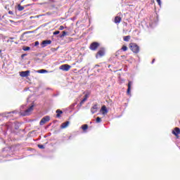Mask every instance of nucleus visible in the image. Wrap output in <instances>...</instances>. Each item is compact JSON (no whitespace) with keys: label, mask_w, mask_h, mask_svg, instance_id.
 I'll use <instances>...</instances> for the list:
<instances>
[{"label":"nucleus","mask_w":180,"mask_h":180,"mask_svg":"<svg viewBox=\"0 0 180 180\" xmlns=\"http://www.w3.org/2000/svg\"><path fill=\"white\" fill-rule=\"evenodd\" d=\"M129 48L134 54H139V53H140V46L136 43H130L129 44Z\"/></svg>","instance_id":"obj_1"},{"label":"nucleus","mask_w":180,"mask_h":180,"mask_svg":"<svg viewBox=\"0 0 180 180\" xmlns=\"http://www.w3.org/2000/svg\"><path fill=\"white\" fill-rule=\"evenodd\" d=\"M105 56V49L101 48L96 53V58H101V57H103Z\"/></svg>","instance_id":"obj_2"},{"label":"nucleus","mask_w":180,"mask_h":180,"mask_svg":"<svg viewBox=\"0 0 180 180\" xmlns=\"http://www.w3.org/2000/svg\"><path fill=\"white\" fill-rule=\"evenodd\" d=\"M47 122H50V117L49 116H45L44 117L40 122H39V124L40 126H44V124H46V123H47Z\"/></svg>","instance_id":"obj_3"},{"label":"nucleus","mask_w":180,"mask_h":180,"mask_svg":"<svg viewBox=\"0 0 180 180\" xmlns=\"http://www.w3.org/2000/svg\"><path fill=\"white\" fill-rule=\"evenodd\" d=\"M100 44L98 42H93L90 45V50H92L93 51H95L98 49V47H99Z\"/></svg>","instance_id":"obj_4"},{"label":"nucleus","mask_w":180,"mask_h":180,"mask_svg":"<svg viewBox=\"0 0 180 180\" xmlns=\"http://www.w3.org/2000/svg\"><path fill=\"white\" fill-rule=\"evenodd\" d=\"M60 70H62V71H70L71 70V65L68 64L62 65L60 67Z\"/></svg>","instance_id":"obj_5"},{"label":"nucleus","mask_w":180,"mask_h":180,"mask_svg":"<svg viewBox=\"0 0 180 180\" xmlns=\"http://www.w3.org/2000/svg\"><path fill=\"white\" fill-rule=\"evenodd\" d=\"M33 108H34V105H32L28 109L24 111L23 116H27L30 115V112L33 110Z\"/></svg>","instance_id":"obj_6"},{"label":"nucleus","mask_w":180,"mask_h":180,"mask_svg":"<svg viewBox=\"0 0 180 180\" xmlns=\"http://www.w3.org/2000/svg\"><path fill=\"white\" fill-rule=\"evenodd\" d=\"M172 134H174L176 139H179L180 129L179 127L174 128V129L172 131Z\"/></svg>","instance_id":"obj_7"},{"label":"nucleus","mask_w":180,"mask_h":180,"mask_svg":"<svg viewBox=\"0 0 180 180\" xmlns=\"http://www.w3.org/2000/svg\"><path fill=\"white\" fill-rule=\"evenodd\" d=\"M20 75L22 78H26V77H29V75H30V70H27V71L20 72Z\"/></svg>","instance_id":"obj_8"},{"label":"nucleus","mask_w":180,"mask_h":180,"mask_svg":"<svg viewBox=\"0 0 180 180\" xmlns=\"http://www.w3.org/2000/svg\"><path fill=\"white\" fill-rule=\"evenodd\" d=\"M131 85H133V82L129 81L128 85H127L128 89L127 90V95H131Z\"/></svg>","instance_id":"obj_9"},{"label":"nucleus","mask_w":180,"mask_h":180,"mask_svg":"<svg viewBox=\"0 0 180 180\" xmlns=\"http://www.w3.org/2000/svg\"><path fill=\"white\" fill-rule=\"evenodd\" d=\"M91 112L92 115H94V113H96L98 112V104H94L91 107Z\"/></svg>","instance_id":"obj_10"},{"label":"nucleus","mask_w":180,"mask_h":180,"mask_svg":"<svg viewBox=\"0 0 180 180\" xmlns=\"http://www.w3.org/2000/svg\"><path fill=\"white\" fill-rule=\"evenodd\" d=\"M101 112L102 115H108V108H106V105H103L101 107Z\"/></svg>","instance_id":"obj_11"},{"label":"nucleus","mask_w":180,"mask_h":180,"mask_svg":"<svg viewBox=\"0 0 180 180\" xmlns=\"http://www.w3.org/2000/svg\"><path fill=\"white\" fill-rule=\"evenodd\" d=\"M122 22V17L120 16H115L114 19V22L116 23V25H119Z\"/></svg>","instance_id":"obj_12"},{"label":"nucleus","mask_w":180,"mask_h":180,"mask_svg":"<svg viewBox=\"0 0 180 180\" xmlns=\"http://www.w3.org/2000/svg\"><path fill=\"white\" fill-rule=\"evenodd\" d=\"M49 44H51V40H44L42 41V47H46Z\"/></svg>","instance_id":"obj_13"},{"label":"nucleus","mask_w":180,"mask_h":180,"mask_svg":"<svg viewBox=\"0 0 180 180\" xmlns=\"http://www.w3.org/2000/svg\"><path fill=\"white\" fill-rule=\"evenodd\" d=\"M68 124H70L69 121L62 123L60 129H65L66 127H68Z\"/></svg>","instance_id":"obj_14"},{"label":"nucleus","mask_w":180,"mask_h":180,"mask_svg":"<svg viewBox=\"0 0 180 180\" xmlns=\"http://www.w3.org/2000/svg\"><path fill=\"white\" fill-rule=\"evenodd\" d=\"M88 99V94L84 95V99L80 102V106H82L85 103L86 101Z\"/></svg>","instance_id":"obj_15"},{"label":"nucleus","mask_w":180,"mask_h":180,"mask_svg":"<svg viewBox=\"0 0 180 180\" xmlns=\"http://www.w3.org/2000/svg\"><path fill=\"white\" fill-rule=\"evenodd\" d=\"M56 113V117H61V115H63V111L60 110H57Z\"/></svg>","instance_id":"obj_16"},{"label":"nucleus","mask_w":180,"mask_h":180,"mask_svg":"<svg viewBox=\"0 0 180 180\" xmlns=\"http://www.w3.org/2000/svg\"><path fill=\"white\" fill-rule=\"evenodd\" d=\"M131 39V37L130 35H128V36H125L123 37V40L124 41H129Z\"/></svg>","instance_id":"obj_17"},{"label":"nucleus","mask_w":180,"mask_h":180,"mask_svg":"<svg viewBox=\"0 0 180 180\" xmlns=\"http://www.w3.org/2000/svg\"><path fill=\"white\" fill-rule=\"evenodd\" d=\"M18 9L20 12H22V11H23V9H25V6H21L20 4L18 5Z\"/></svg>","instance_id":"obj_18"},{"label":"nucleus","mask_w":180,"mask_h":180,"mask_svg":"<svg viewBox=\"0 0 180 180\" xmlns=\"http://www.w3.org/2000/svg\"><path fill=\"white\" fill-rule=\"evenodd\" d=\"M68 33V32H67L65 31L62 32V34L60 35V39H63V37H65V36H67Z\"/></svg>","instance_id":"obj_19"},{"label":"nucleus","mask_w":180,"mask_h":180,"mask_svg":"<svg viewBox=\"0 0 180 180\" xmlns=\"http://www.w3.org/2000/svg\"><path fill=\"white\" fill-rule=\"evenodd\" d=\"M82 130H84V131H85L86 130H88V124H83L82 126Z\"/></svg>","instance_id":"obj_20"},{"label":"nucleus","mask_w":180,"mask_h":180,"mask_svg":"<svg viewBox=\"0 0 180 180\" xmlns=\"http://www.w3.org/2000/svg\"><path fill=\"white\" fill-rule=\"evenodd\" d=\"M121 50H122V51H127L128 48L126 46V45H123V46H122V48H121Z\"/></svg>","instance_id":"obj_21"},{"label":"nucleus","mask_w":180,"mask_h":180,"mask_svg":"<svg viewBox=\"0 0 180 180\" xmlns=\"http://www.w3.org/2000/svg\"><path fill=\"white\" fill-rule=\"evenodd\" d=\"M22 50L24 51H29V50H30V47H29V46H22Z\"/></svg>","instance_id":"obj_22"},{"label":"nucleus","mask_w":180,"mask_h":180,"mask_svg":"<svg viewBox=\"0 0 180 180\" xmlns=\"http://www.w3.org/2000/svg\"><path fill=\"white\" fill-rule=\"evenodd\" d=\"M96 122L97 123H101V122H102V119L99 117H98L96 119Z\"/></svg>","instance_id":"obj_23"},{"label":"nucleus","mask_w":180,"mask_h":180,"mask_svg":"<svg viewBox=\"0 0 180 180\" xmlns=\"http://www.w3.org/2000/svg\"><path fill=\"white\" fill-rule=\"evenodd\" d=\"M38 72H39L40 74H43L44 72H47V70L42 69V70H38Z\"/></svg>","instance_id":"obj_24"},{"label":"nucleus","mask_w":180,"mask_h":180,"mask_svg":"<svg viewBox=\"0 0 180 180\" xmlns=\"http://www.w3.org/2000/svg\"><path fill=\"white\" fill-rule=\"evenodd\" d=\"M53 34H54V35L60 34V31H55V32H53Z\"/></svg>","instance_id":"obj_25"},{"label":"nucleus","mask_w":180,"mask_h":180,"mask_svg":"<svg viewBox=\"0 0 180 180\" xmlns=\"http://www.w3.org/2000/svg\"><path fill=\"white\" fill-rule=\"evenodd\" d=\"M38 147H39V148H41V149L44 148V146H43V145H38Z\"/></svg>","instance_id":"obj_26"},{"label":"nucleus","mask_w":180,"mask_h":180,"mask_svg":"<svg viewBox=\"0 0 180 180\" xmlns=\"http://www.w3.org/2000/svg\"><path fill=\"white\" fill-rule=\"evenodd\" d=\"M158 4V6H161V0H156Z\"/></svg>","instance_id":"obj_27"},{"label":"nucleus","mask_w":180,"mask_h":180,"mask_svg":"<svg viewBox=\"0 0 180 180\" xmlns=\"http://www.w3.org/2000/svg\"><path fill=\"white\" fill-rule=\"evenodd\" d=\"M121 57H122V58L123 60H126V58H127V56H124V55L121 56Z\"/></svg>","instance_id":"obj_28"},{"label":"nucleus","mask_w":180,"mask_h":180,"mask_svg":"<svg viewBox=\"0 0 180 180\" xmlns=\"http://www.w3.org/2000/svg\"><path fill=\"white\" fill-rule=\"evenodd\" d=\"M59 30H64V26L60 25L59 27Z\"/></svg>","instance_id":"obj_29"},{"label":"nucleus","mask_w":180,"mask_h":180,"mask_svg":"<svg viewBox=\"0 0 180 180\" xmlns=\"http://www.w3.org/2000/svg\"><path fill=\"white\" fill-rule=\"evenodd\" d=\"M39 43L38 41H35V43H34V46H39Z\"/></svg>","instance_id":"obj_30"},{"label":"nucleus","mask_w":180,"mask_h":180,"mask_svg":"<svg viewBox=\"0 0 180 180\" xmlns=\"http://www.w3.org/2000/svg\"><path fill=\"white\" fill-rule=\"evenodd\" d=\"M9 15H13V11H8Z\"/></svg>","instance_id":"obj_31"},{"label":"nucleus","mask_w":180,"mask_h":180,"mask_svg":"<svg viewBox=\"0 0 180 180\" xmlns=\"http://www.w3.org/2000/svg\"><path fill=\"white\" fill-rule=\"evenodd\" d=\"M23 57H26V54L24 53V54H22V55L21 56V58H23Z\"/></svg>","instance_id":"obj_32"},{"label":"nucleus","mask_w":180,"mask_h":180,"mask_svg":"<svg viewBox=\"0 0 180 180\" xmlns=\"http://www.w3.org/2000/svg\"><path fill=\"white\" fill-rule=\"evenodd\" d=\"M155 62V59H153L152 64Z\"/></svg>","instance_id":"obj_33"},{"label":"nucleus","mask_w":180,"mask_h":180,"mask_svg":"<svg viewBox=\"0 0 180 180\" xmlns=\"http://www.w3.org/2000/svg\"><path fill=\"white\" fill-rule=\"evenodd\" d=\"M30 6V4H27V6Z\"/></svg>","instance_id":"obj_34"},{"label":"nucleus","mask_w":180,"mask_h":180,"mask_svg":"<svg viewBox=\"0 0 180 180\" xmlns=\"http://www.w3.org/2000/svg\"><path fill=\"white\" fill-rule=\"evenodd\" d=\"M2 53V50H0V53Z\"/></svg>","instance_id":"obj_35"},{"label":"nucleus","mask_w":180,"mask_h":180,"mask_svg":"<svg viewBox=\"0 0 180 180\" xmlns=\"http://www.w3.org/2000/svg\"><path fill=\"white\" fill-rule=\"evenodd\" d=\"M110 67V65H108V68Z\"/></svg>","instance_id":"obj_36"}]
</instances>
